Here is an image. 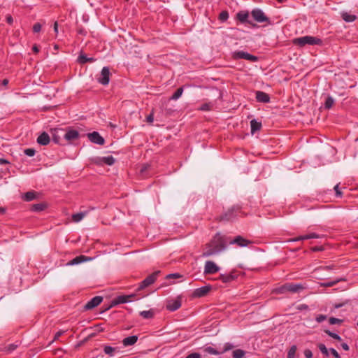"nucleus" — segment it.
I'll return each mask as SVG.
<instances>
[{
	"label": "nucleus",
	"instance_id": "39",
	"mask_svg": "<svg viewBox=\"0 0 358 358\" xmlns=\"http://www.w3.org/2000/svg\"><path fill=\"white\" fill-rule=\"evenodd\" d=\"M287 283L280 286L279 287L276 288L275 289V292L277 294H285L287 292Z\"/></svg>",
	"mask_w": 358,
	"mask_h": 358
},
{
	"label": "nucleus",
	"instance_id": "25",
	"mask_svg": "<svg viewBox=\"0 0 358 358\" xmlns=\"http://www.w3.org/2000/svg\"><path fill=\"white\" fill-rule=\"evenodd\" d=\"M138 341V336L136 335H133L131 336H128L127 338H124L122 340V344L124 346H131L134 345Z\"/></svg>",
	"mask_w": 358,
	"mask_h": 358
},
{
	"label": "nucleus",
	"instance_id": "21",
	"mask_svg": "<svg viewBox=\"0 0 358 358\" xmlns=\"http://www.w3.org/2000/svg\"><path fill=\"white\" fill-rule=\"evenodd\" d=\"M92 259L90 257H88L85 255H79L69 261L66 264L69 266L76 265L79 264L80 263L87 262L88 260H91Z\"/></svg>",
	"mask_w": 358,
	"mask_h": 358
},
{
	"label": "nucleus",
	"instance_id": "18",
	"mask_svg": "<svg viewBox=\"0 0 358 358\" xmlns=\"http://www.w3.org/2000/svg\"><path fill=\"white\" fill-rule=\"evenodd\" d=\"M255 98L257 102L264 103H269L271 99L269 94L262 91H256Z\"/></svg>",
	"mask_w": 358,
	"mask_h": 358
},
{
	"label": "nucleus",
	"instance_id": "31",
	"mask_svg": "<svg viewBox=\"0 0 358 358\" xmlns=\"http://www.w3.org/2000/svg\"><path fill=\"white\" fill-rule=\"evenodd\" d=\"M139 315L144 319H152L155 315V313L153 310L150 309L149 310L141 311Z\"/></svg>",
	"mask_w": 358,
	"mask_h": 358
},
{
	"label": "nucleus",
	"instance_id": "54",
	"mask_svg": "<svg viewBox=\"0 0 358 358\" xmlns=\"http://www.w3.org/2000/svg\"><path fill=\"white\" fill-rule=\"evenodd\" d=\"M17 346H18L17 345L12 343V344L8 345L6 348L7 351L13 352L17 348Z\"/></svg>",
	"mask_w": 358,
	"mask_h": 358
},
{
	"label": "nucleus",
	"instance_id": "58",
	"mask_svg": "<svg viewBox=\"0 0 358 358\" xmlns=\"http://www.w3.org/2000/svg\"><path fill=\"white\" fill-rule=\"evenodd\" d=\"M310 250L313 252L322 251V250H324V247H322V246H314V247L311 248Z\"/></svg>",
	"mask_w": 358,
	"mask_h": 358
},
{
	"label": "nucleus",
	"instance_id": "52",
	"mask_svg": "<svg viewBox=\"0 0 358 358\" xmlns=\"http://www.w3.org/2000/svg\"><path fill=\"white\" fill-rule=\"evenodd\" d=\"M64 350L62 348H57V349H55L54 351H53V354L55 355H58L59 357H62V355L64 354Z\"/></svg>",
	"mask_w": 358,
	"mask_h": 358
},
{
	"label": "nucleus",
	"instance_id": "33",
	"mask_svg": "<svg viewBox=\"0 0 358 358\" xmlns=\"http://www.w3.org/2000/svg\"><path fill=\"white\" fill-rule=\"evenodd\" d=\"M245 352L241 349H237L233 351V358H245Z\"/></svg>",
	"mask_w": 358,
	"mask_h": 358
},
{
	"label": "nucleus",
	"instance_id": "47",
	"mask_svg": "<svg viewBox=\"0 0 358 358\" xmlns=\"http://www.w3.org/2000/svg\"><path fill=\"white\" fill-rule=\"evenodd\" d=\"M334 189L335 191V193H336V197H342L343 196V192L341 191V189H339V184H337L334 186Z\"/></svg>",
	"mask_w": 358,
	"mask_h": 358
},
{
	"label": "nucleus",
	"instance_id": "35",
	"mask_svg": "<svg viewBox=\"0 0 358 358\" xmlns=\"http://www.w3.org/2000/svg\"><path fill=\"white\" fill-rule=\"evenodd\" d=\"M334 103V99H333V97L331 96H328L325 99L324 108L326 109H330L333 106Z\"/></svg>",
	"mask_w": 358,
	"mask_h": 358
},
{
	"label": "nucleus",
	"instance_id": "15",
	"mask_svg": "<svg viewBox=\"0 0 358 358\" xmlns=\"http://www.w3.org/2000/svg\"><path fill=\"white\" fill-rule=\"evenodd\" d=\"M103 301V297L100 296H96L90 299L85 306L84 309L91 310L96 306H98Z\"/></svg>",
	"mask_w": 358,
	"mask_h": 358
},
{
	"label": "nucleus",
	"instance_id": "49",
	"mask_svg": "<svg viewBox=\"0 0 358 358\" xmlns=\"http://www.w3.org/2000/svg\"><path fill=\"white\" fill-rule=\"evenodd\" d=\"M234 348V345L230 343H226L224 345L223 350L221 352L222 353L229 351Z\"/></svg>",
	"mask_w": 358,
	"mask_h": 358
},
{
	"label": "nucleus",
	"instance_id": "41",
	"mask_svg": "<svg viewBox=\"0 0 358 358\" xmlns=\"http://www.w3.org/2000/svg\"><path fill=\"white\" fill-rule=\"evenodd\" d=\"M328 336L337 341H341V337L336 333H334L328 329L324 331Z\"/></svg>",
	"mask_w": 358,
	"mask_h": 358
},
{
	"label": "nucleus",
	"instance_id": "24",
	"mask_svg": "<svg viewBox=\"0 0 358 358\" xmlns=\"http://www.w3.org/2000/svg\"><path fill=\"white\" fill-rule=\"evenodd\" d=\"M50 138L46 132H43L38 138L37 143L41 145H47L49 144Z\"/></svg>",
	"mask_w": 358,
	"mask_h": 358
},
{
	"label": "nucleus",
	"instance_id": "28",
	"mask_svg": "<svg viewBox=\"0 0 358 358\" xmlns=\"http://www.w3.org/2000/svg\"><path fill=\"white\" fill-rule=\"evenodd\" d=\"M341 17L344 21L347 22H354L357 19V16L355 15H352L347 12L342 13Z\"/></svg>",
	"mask_w": 358,
	"mask_h": 358
},
{
	"label": "nucleus",
	"instance_id": "17",
	"mask_svg": "<svg viewBox=\"0 0 358 358\" xmlns=\"http://www.w3.org/2000/svg\"><path fill=\"white\" fill-rule=\"evenodd\" d=\"M62 136L65 140L71 142L73 141L78 139L80 134L77 130L69 129Z\"/></svg>",
	"mask_w": 358,
	"mask_h": 358
},
{
	"label": "nucleus",
	"instance_id": "64",
	"mask_svg": "<svg viewBox=\"0 0 358 358\" xmlns=\"http://www.w3.org/2000/svg\"><path fill=\"white\" fill-rule=\"evenodd\" d=\"M341 347H342V348H343L344 350H346V351L349 350V346H348V345L347 343H342V344H341Z\"/></svg>",
	"mask_w": 358,
	"mask_h": 358
},
{
	"label": "nucleus",
	"instance_id": "10",
	"mask_svg": "<svg viewBox=\"0 0 358 358\" xmlns=\"http://www.w3.org/2000/svg\"><path fill=\"white\" fill-rule=\"evenodd\" d=\"M110 75L109 68L107 66L103 67L101 71V76L98 78V82L103 85H107L110 81Z\"/></svg>",
	"mask_w": 358,
	"mask_h": 358
},
{
	"label": "nucleus",
	"instance_id": "51",
	"mask_svg": "<svg viewBox=\"0 0 358 358\" xmlns=\"http://www.w3.org/2000/svg\"><path fill=\"white\" fill-rule=\"evenodd\" d=\"M41 29V24L39 22H36L33 26V31L34 33H38Z\"/></svg>",
	"mask_w": 358,
	"mask_h": 358
},
{
	"label": "nucleus",
	"instance_id": "13",
	"mask_svg": "<svg viewBox=\"0 0 358 358\" xmlns=\"http://www.w3.org/2000/svg\"><path fill=\"white\" fill-rule=\"evenodd\" d=\"M220 270V267L217 266V264L212 261H207L205 264L204 266V273L205 274H214L218 272Z\"/></svg>",
	"mask_w": 358,
	"mask_h": 358
},
{
	"label": "nucleus",
	"instance_id": "59",
	"mask_svg": "<svg viewBox=\"0 0 358 358\" xmlns=\"http://www.w3.org/2000/svg\"><path fill=\"white\" fill-rule=\"evenodd\" d=\"M77 32L78 34L83 35V36H85L87 34L86 30L83 27L78 28L77 30Z\"/></svg>",
	"mask_w": 358,
	"mask_h": 358
},
{
	"label": "nucleus",
	"instance_id": "38",
	"mask_svg": "<svg viewBox=\"0 0 358 358\" xmlns=\"http://www.w3.org/2000/svg\"><path fill=\"white\" fill-rule=\"evenodd\" d=\"M317 347L319 348V350H320V352L324 355L325 356L328 357L329 356V350H328V349L327 348L326 345L323 343H319L317 345Z\"/></svg>",
	"mask_w": 358,
	"mask_h": 358
},
{
	"label": "nucleus",
	"instance_id": "32",
	"mask_svg": "<svg viewBox=\"0 0 358 358\" xmlns=\"http://www.w3.org/2000/svg\"><path fill=\"white\" fill-rule=\"evenodd\" d=\"M345 280H346V279L343 278H338V279H336L335 280H332V281H329V282H327L321 283L320 286L321 287H332V286L336 285L338 282H339L341 281H345Z\"/></svg>",
	"mask_w": 358,
	"mask_h": 358
},
{
	"label": "nucleus",
	"instance_id": "48",
	"mask_svg": "<svg viewBox=\"0 0 358 358\" xmlns=\"http://www.w3.org/2000/svg\"><path fill=\"white\" fill-rule=\"evenodd\" d=\"M182 276L178 273H171V274H169L166 275V279H176V278H182Z\"/></svg>",
	"mask_w": 358,
	"mask_h": 358
},
{
	"label": "nucleus",
	"instance_id": "40",
	"mask_svg": "<svg viewBox=\"0 0 358 358\" xmlns=\"http://www.w3.org/2000/svg\"><path fill=\"white\" fill-rule=\"evenodd\" d=\"M296 349V345L291 346L287 352V358H294Z\"/></svg>",
	"mask_w": 358,
	"mask_h": 358
},
{
	"label": "nucleus",
	"instance_id": "55",
	"mask_svg": "<svg viewBox=\"0 0 358 358\" xmlns=\"http://www.w3.org/2000/svg\"><path fill=\"white\" fill-rule=\"evenodd\" d=\"M329 352L331 353V355L335 358H341L340 355L338 353V352L334 348H330L329 349Z\"/></svg>",
	"mask_w": 358,
	"mask_h": 358
},
{
	"label": "nucleus",
	"instance_id": "26",
	"mask_svg": "<svg viewBox=\"0 0 358 358\" xmlns=\"http://www.w3.org/2000/svg\"><path fill=\"white\" fill-rule=\"evenodd\" d=\"M47 208V204L45 203H39L31 205L30 209L34 212H41Z\"/></svg>",
	"mask_w": 358,
	"mask_h": 358
},
{
	"label": "nucleus",
	"instance_id": "1",
	"mask_svg": "<svg viewBox=\"0 0 358 358\" xmlns=\"http://www.w3.org/2000/svg\"><path fill=\"white\" fill-rule=\"evenodd\" d=\"M229 241V236L222 235L217 232L213 238L205 245V250L202 253L203 257H208L217 255L224 251Z\"/></svg>",
	"mask_w": 358,
	"mask_h": 358
},
{
	"label": "nucleus",
	"instance_id": "5",
	"mask_svg": "<svg viewBox=\"0 0 358 358\" xmlns=\"http://www.w3.org/2000/svg\"><path fill=\"white\" fill-rule=\"evenodd\" d=\"M136 296L135 294H129V295H120L113 299L110 302V306L105 308L106 310H109L110 308L115 306L121 303H126L131 301V299L134 298Z\"/></svg>",
	"mask_w": 358,
	"mask_h": 358
},
{
	"label": "nucleus",
	"instance_id": "34",
	"mask_svg": "<svg viewBox=\"0 0 358 358\" xmlns=\"http://www.w3.org/2000/svg\"><path fill=\"white\" fill-rule=\"evenodd\" d=\"M183 92V87H179L176 90V91L172 94V96L170 97V99L171 100H177L179 99L182 94Z\"/></svg>",
	"mask_w": 358,
	"mask_h": 358
},
{
	"label": "nucleus",
	"instance_id": "62",
	"mask_svg": "<svg viewBox=\"0 0 358 358\" xmlns=\"http://www.w3.org/2000/svg\"><path fill=\"white\" fill-rule=\"evenodd\" d=\"M6 22L9 24H12L13 22V19L11 15H8L6 16Z\"/></svg>",
	"mask_w": 358,
	"mask_h": 358
},
{
	"label": "nucleus",
	"instance_id": "11",
	"mask_svg": "<svg viewBox=\"0 0 358 358\" xmlns=\"http://www.w3.org/2000/svg\"><path fill=\"white\" fill-rule=\"evenodd\" d=\"M89 140L95 144L102 145L105 143L104 138L97 131H93L87 134Z\"/></svg>",
	"mask_w": 358,
	"mask_h": 358
},
{
	"label": "nucleus",
	"instance_id": "57",
	"mask_svg": "<svg viewBox=\"0 0 358 358\" xmlns=\"http://www.w3.org/2000/svg\"><path fill=\"white\" fill-rule=\"evenodd\" d=\"M186 358H201V355L199 353L194 352L188 355Z\"/></svg>",
	"mask_w": 358,
	"mask_h": 358
},
{
	"label": "nucleus",
	"instance_id": "56",
	"mask_svg": "<svg viewBox=\"0 0 358 358\" xmlns=\"http://www.w3.org/2000/svg\"><path fill=\"white\" fill-rule=\"evenodd\" d=\"M304 356L306 358H312L313 353L312 351L309 349H306L304 350Z\"/></svg>",
	"mask_w": 358,
	"mask_h": 358
},
{
	"label": "nucleus",
	"instance_id": "44",
	"mask_svg": "<svg viewBox=\"0 0 358 358\" xmlns=\"http://www.w3.org/2000/svg\"><path fill=\"white\" fill-rule=\"evenodd\" d=\"M343 322V320L336 318V317H330L329 319V322L330 324H341Z\"/></svg>",
	"mask_w": 358,
	"mask_h": 358
},
{
	"label": "nucleus",
	"instance_id": "60",
	"mask_svg": "<svg viewBox=\"0 0 358 358\" xmlns=\"http://www.w3.org/2000/svg\"><path fill=\"white\" fill-rule=\"evenodd\" d=\"M146 120L149 123H152L153 122V120H154V115H153V113H150V115H148L146 117Z\"/></svg>",
	"mask_w": 358,
	"mask_h": 358
},
{
	"label": "nucleus",
	"instance_id": "16",
	"mask_svg": "<svg viewBox=\"0 0 358 358\" xmlns=\"http://www.w3.org/2000/svg\"><path fill=\"white\" fill-rule=\"evenodd\" d=\"M287 292L299 293L306 289V287L301 283L287 282Z\"/></svg>",
	"mask_w": 358,
	"mask_h": 358
},
{
	"label": "nucleus",
	"instance_id": "2",
	"mask_svg": "<svg viewBox=\"0 0 358 358\" xmlns=\"http://www.w3.org/2000/svg\"><path fill=\"white\" fill-rule=\"evenodd\" d=\"M245 216L243 212L241 210V206L238 205L233 206L227 212L220 215L217 220L219 221H233L236 219L238 216Z\"/></svg>",
	"mask_w": 358,
	"mask_h": 358
},
{
	"label": "nucleus",
	"instance_id": "45",
	"mask_svg": "<svg viewBox=\"0 0 358 358\" xmlns=\"http://www.w3.org/2000/svg\"><path fill=\"white\" fill-rule=\"evenodd\" d=\"M24 153L27 156L33 157L36 153V150L34 148H27L24 150Z\"/></svg>",
	"mask_w": 358,
	"mask_h": 358
},
{
	"label": "nucleus",
	"instance_id": "9",
	"mask_svg": "<svg viewBox=\"0 0 358 358\" xmlns=\"http://www.w3.org/2000/svg\"><path fill=\"white\" fill-rule=\"evenodd\" d=\"M212 287L210 285H206L201 287L195 289L192 294L193 298H201L206 296L208 293L211 290Z\"/></svg>",
	"mask_w": 358,
	"mask_h": 358
},
{
	"label": "nucleus",
	"instance_id": "50",
	"mask_svg": "<svg viewBox=\"0 0 358 358\" xmlns=\"http://www.w3.org/2000/svg\"><path fill=\"white\" fill-rule=\"evenodd\" d=\"M64 333V331L62 330L57 331L55 334L53 340L49 343V345H51L54 341H57Z\"/></svg>",
	"mask_w": 358,
	"mask_h": 358
},
{
	"label": "nucleus",
	"instance_id": "30",
	"mask_svg": "<svg viewBox=\"0 0 358 358\" xmlns=\"http://www.w3.org/2000/svg\"><path fill=\"white\" fill-rule=\"evenodd\" d=\"M251 133L253 134L257 131H259L262 128V123L256 120L250 121Z\"/></svg>",
	"mask_w": 358,
	"mask_h": 358
},
{
	"label": "nucleus",
	"instance_id": "42",
	"mask_svg": "<svg viewBox=\"0 0 358 358\" xmlns=\"http://www.w3.org/2000/svg\"><path fill=\"white\" fill-rule=\"evenodd\" d=\"M115 348L111 346L106 345L103 348V351L106 355L113 356V353L115 351Z\"/></svg>",
	"mask_w": 358,
	"mask_h": 358
},
{
	"label": "nucleus",
	"instance_id": "36",
	"mask_svg": "<svg viewBox=\"0 0 358 358\" xmlns=\"http://www.w3.org/2000/svg\"><path fill=\"white\" fill-rule=\"evenodd\" d=\"M86 214H87L86 212H84V213L81 212V213H78L73 214L72 215V219L74 222H78L81 220H83V218L86 215Z\"/></svg>",
	"mask_w": 358,
	"mask_h": 358
},
{
	"label": "nucleus",
	"instance_id": "37",
	"mask_svg": "<svg viewBox=\"0 0 358 358\" xmlns=\"http://www.w3.org/2000/svg\"><path fill=\"white\" fill-rule=\"evenodd\" d=\"M228 18H229V13L227 10L222 11L220 13L219 17H218L219 20L221 22H225L228 20Z\"/></svg>",
	"mask_w": 358,
	"mask_h": 358
},
{
	"label": "nucleus",
	"instance_id": "22",
	"mask_svg": "<svg viewBox=\"0 0 358 358\" xmlns=\"http://www.w3.org/2000/svg\"><path fill=\"white\" fill-rule=\"evenodd\" d=\"M115 162V158L112 155H109L107 157H103L101 158L97 159L96 163L98 164H101V163L111 166L114 164Z\"/></svg>",
	"mask_w": 358,
	"mask_h": 358
},
{
	"label": "nucleus",
	"instance_id": "3",
	"mask_svg": "<svg viewBox=\"0 0 358 358\" xmlns=\"http://www.w3.org/2000/svg\"><path fill=\"white\" fill-rule=\"evenodd\" d=\"M292 43L295 45L299 47H304L306 45H321L322 44V39L311 36H305L302 37L295 38L292 40Z\"/></svg>",
	"mask_w": 358,
	"mask_h": 358
},
{
	"label": "nucleus",
	"instance_id": "12",
	"mask_svg": "<svg viewBox=\"0 0 358 358\" xmlns=\"http://www.w3.org/2000/svg\"><path fill=\"white\" fill-rule=\"evenodd\" d=\"M181 307V299L178 297L176 299H171L167 301L166 308L168 310L173 312Z\"/></svg>",
	"mask_w": 358,
	"mask_h": 358
},
{
	"label": "nucleus",
	"instance_id": "53",
	"mask_svg": "<svg viewBox=\"0 0 358 358\" xmlns=\"http://www.w3.org/2000/svg\"><path fill=\"white\" fill-rule=\"evenodd\" d=\"M327 315H318L316 318H315V320L320 323V322H322L323 321L326 320H327Z\"/></svg>",
	"mask_w": 358,
	"mask_h": 358
},
{
	"label": "nucleus",
	"instance_id": "46",
	"mask_svg": "<svg viewBox=\"0 0 358 358\" xmlns=\"http://www.w3.org/2000/svg\"><path fill=\"white\" fill-rule=\"evenodd\" d=\"M210 109H211V105H210V103H205L202 104L199 108V110L201 111H208Z\"/></svg>",
	"mask_w": 358,
	"mask_h": 358
},
{
	"label": "nucleus",
	"instance_id": "27",
	"mask_svg": "<svg viewBox=\"0 0 358 358\" xmlns=\"http://www.w3.org/2000/svg\"><path fill=\"white\" fill-rule=\"evenodd\" d=\"M37 195H38V193H36V192L29 191V192H26L23 195L22 199L25 201H33L34 199H36Z\"/></svg>",
	"mask_w": 358,
	"mask_h": 358
},
{
	"label": "nucleus",
	"instance_id": "20",
	"mask_svg": "<svg viewBox=\"0 0 358 358\" xmlns=\"http://www.w3.org/2000/svg\"><path fill=\"white\" fill-rule=\"evenodd\" d=\"M320 238V235L316 233H310L306 235L303 236H299L294 238H290L288 240L289 242H295V241H304L308 240L310 238Z\"/></svg>",
	"mask_w": 358,
	"mask_h": 358
},
{
	"label": "nucleus",
	"instance_id": "6",
	"mask_svg": "<svg viewBox=\"0 0 358 358\" xmlns=\"http://www.w3.org/2000/svg\"><path fill=\"white\" fill-rule=\"evenodd\" d=\"M161 271H155L153 272L152 274L149 275L148 276H147L139 285V287H138V289L141 290V289H143L146 287H148V286L151 285L152 284H153L158 275L160 274Z\"/></svg>",
	"mask_w": 358,
	"mask_h": 358
},
{
	"label": "nucleus",
	"instance_id": "19",
	"mask_svg": "<svg viewBox=\"0 0 358 358\" xmlns=\"http://www.w3.org/2000/svg\"><path fill=\"white\" fill-rule=\"evenodd\" d=\"M63 132L64 129H54L52 130V140L55 143L62 145L61 136Z\"/></svg>",
	"mask_w": 358,
	"mask_h": 358
},
{
	"label": "nucleus",
	"instance_id": "61",
	"mask_svg": "<svg viewBox=\"0 0 358 358\" xmlns=\"http://www.w3.org/2000/svg\"><path fill=\"white\" fill-rule=\"evenodd\" d=\"M297 309L299 310H308V306L306 305V304H301V305H299L298 306Z\"/></svg>",
	"mask_w": 358,
	"mask_h": 358
},
{
	"label": "nucleus",
	"instance_id": "23",
	"mask_svg": "<svg viewBox=\"0 0 358 358\" xmlns=\"http://www.w3.org/2000/svg\"><path fill=\"white\" fill-rule=\"evenodd\" d=\"M219 278L224 282L228 283L237 278V275L234 272H231L229 274H221Z\"/></svg>",
	"mask_w": 358,
	"mask_h": 358
},
{
	"label": "nucleus",
	"instance_id": "63",
	"mask_svg": "<svg viewBox=\"0 0 358 358\" xmlns=\"http://www.w3.org/2000/svg\"><path fill=\"white\" fill-rule=\"evenodd\" d=\"M32 50L34 53H38L39 52L38 46L36 44H34L32 47Z\"/></svg>",
	"mask_w": 358,
	"mask_h": 358
},
{
	"label": "nucleus",
	"instance_id": "43",
	"mask_svg": "<svg viewBox=\"0 0 358 358\" xmlns=\"http://www.w3.org/2000/svg\"><path fill=\"white\" fill-rule=\"evenodd\" d=\"M205 352H206L210 355H220V353H222L221 352H219L218 350H217L216 349H215L210 346L206 348Z\"/></svg>",
	"mask_w": 358,
	"mask_h": 358
},
{
	"label": "nucleus",
	"instance_id": "14",
	"mask_svg": "<svg viewBox=\"0 0 358 358\" xmlns=\"http://www.w3.org/2000/svg\"><path fill=\"white\" fill-rule=\"evenodd\" d=\"M249 17V13L248 11H240L238 12L236 15V18L242 24H249L252 27H255L257 25L254 23H252L251 21L248 20Z\"/></svg>",
	"mask_w": 358,
	"mask_h": 358
},
{
	"label": "nucleus",
	"instance_id": "4",
	"mask_svg": "<svg viewBox=\"0 0 358 358\" xmlns=\"http://www.w3.org/2000/svg\"><path fill=\"white\" fill-rule=\"evenodd\" d=\"M251 15L254 20L259 23H266V24H271V22L269 17H268L262 10L259 8H255L251 11Z\"/></svg>",
	"mask_w": 358,
	"mask_h": 358
},
{
	"label": "nucleus",
	"instance_id": "29",
	"mask_svg": "<svg viewBox=\"0 0 358 358\" xmlns=\"http://www.w3.org/2000/svg\"><path fill=\"white\" fill-rule=\"evenodd\" d=\"M96 59L93 57H88L86 55L84 54H80L78 58V62L81 64H84L87 62H93Z\"/></svg>",
	"mask_w": 358,
	"mask_h": 358
},
{
	"label": "nucleus",
	"instance_id": "7",
	"mask_svg": "<svg viewBox=\"0 0 358 358\" xmlns=\"http://www.w3.org/2000/svg\"><path fill=\"white\" fill-rule=\"evenodd\" d=\"M233 58L234 59H244L252 62L258 60V57L244 51H236L233 53Z\"/></svg>",
	"mask_w": 358,
	"mask_h": 358
},
{
	"label": "nucleus",
	"instance_id": "8",
	"mask_svg": "<svg viewBox=\"0 0 358 358\" xmlns=\"http://www.w3.org/2000/svg\"><path fill=\"white\" fill-rule=\"evenodd\" d=\"M251 243V241L248 240L241 236H237L233 239L229 237L228 244H236L239 247H246Z\"/></svg>",
	"mask_w": 358,
	"mask_h": 358
}]
</instances>
